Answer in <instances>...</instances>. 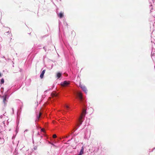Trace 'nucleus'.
I'll list each match as a JSON object with an SVG mask.
<instances>
[{
    "label": "nucleus",
    "mask_w": 155,
    "mask_h": 155,
    "mask_svg": "<svg viewBox=\"0 0 155 155\" xmlns=\"http://www.w3.org/2000/svg\"><path fill=\"white\" fill-rule=\"evenodd\" d=\"M2 31H7V32L4 33L5 37H11L12 36V34L11 33L10 28L8 27H3L2 29Z\"/></svg>",
    "instance_id": "f257e3e1"
},
{
    "label": "nucleus",
    "mask_w": 155,
    "mask_h": 155,
    "mask_svg": "<svg viewBox=\"0 0 155 155\" xmlns=\"http://www.w3.org/2000/svg\"><path fill=\"white\" fill-rule=\"evenodd\" d=\"M69 84L70 82L69 81H64L61 83V85L63 87H66Z\"/></svg>",
    "instance_id": "f03ea898"
},
{
    "label": "nucleus",
    "mask_w": 155,
    "mask_h": 155,
    "mask_svg": "<svg viewBox=\"0 0 155 155\" xmlns=\"http://www.w3.org/2000/svg\"><path fill=\"white\" fill-rule=\"evenodd\" d=\"M77 94L79 97V100L80 101H82L83 99V97L82 93L80 92H77Z\"/></svg>",
    "instance_id": "7ed1b4c3"
},
{
    "label": "nucleus",
    "mask_w": 155,
    "mask_h": 155,
    "mask_svg": "<svg viewBox=\"0 0 155 155\" xmlns=\"http://www.w3.org/2000/svg\"><path fill=\"white\" fill-rule=\"evenodd\" d=\"M51 96L52 98L54 99L55 98H56L58 97V94L56 92L53 91L51 94Z\"/></svg>",
    "instance_id": "20e7f679"
},
{
    "label": "nucleus",
    "mask_w": 155,
    "mask_h": 155,
    "mask_svg": "<svg viewBox=\"0 0 155 155\" xmlns=\"http://www.w3.org/2000/svg\"><path fill=\"white\" fill-rule=\"evenodd\" d=\"M42 113L40 112H36V117L37 120H38L41 115Z\"/></svg>",
    "instance_id": "39448f33"
},
{
    "label": "nucleus",
    "mask_w": 155,
    "mask_h": 155,
    "mask_svg": "<svg viewBox=\"0 0 155 155\" xmlns=\"http://www.w3.org/2000/svg\"><path fill=\"white\" fill-rule=\"evenodd\" d=\"M45 70H44L42 71V72L40 75V77L42 79L43 78L45 72Z\"/></svg>",
    "instance_id": "423d86ee"
},
{
    "label": "nucleus",
    "mask_w": 155,
    "mask_h": 155,
    "mask_svg": "<svg viewBox=\"0 0 155 155\" xmlns=\"http://www.w3.org/2000/svg\"><path fill=\"white\" fill-rule=\"evenodd\" d=\"M84 148L83 146L81 147V149L80 150L79 154L78 155H82L84 153Z\"/></svg>",
    "instance_id": "0eeeda50"
},
{
    "label": "nucleus",
    "mask_w": 155,
    "mask_h": 155,
    "mask_svg": "<svg viewBox=\"0 0 155 155\" xmlns=\"http://www.w3.org/2000/svg\"><path fill=\"white\" fill-rule=\"evenodd\" d=\"M86 110L84 109H83L82 111V113L81 116H82V117H84L85 116L86 114Z\"/></svg>",
    "instance_id": "6e6552de"
},
{
    "label": "nucleus",
    "mask_w": 155,
    "mask_h": 155,
    "mask_svg": "<svg viewBox=\"0 0 155 155\" xmlns=\"http://www.w3.org/2000/svg\"><path fill=\"white\" fill-rule=\"evenodd\" d=\"M80 87H81L82 89V90L84 91L85 92H86V93H87L86 91H87V90L86 88L85 87H84V86H82V85H81L80 86Z\"/></svg>",
    "instance_id": "1a4fd4ad"
},
{
    "label": "nucleus",
    "mask_w": 155,
    "mask_h": 155,
    "mask_svg": "<svg viewBox=\"0 0 155 155\" xmlns=\"http://www.w3.org/2000/svg\"><path fill=\"white\" fill-rule=\"evenodd\" d=\"M58 16L60 18H61L63 17V13L61 12L58 14Z\"/></svg>",
    "instance_id": "9d476101"
},
{
    "label": "nucleus",
    "mask_w": 155,
    "mask_h": 155,
    "mask_svg": "<svg viewBox=\"0 0 155 155\" xmlns=\"http://www.w3.org/2000/svg\"><path fill=\"white\" fill-rule=\"evenodd\" d=\"M3 102L5 105L6 104V96H5L3 97Z\"/></svg>",
    "instance_id": "9b49d317"
},
{
    "label": "nucleus",
    "mask_w": 155,
    "mask_h": 155,
    "mask_svg": "<svg viewBox=\"0 0 155 155\" xmlns=\"http://www.w3.org/2000/svg\"><path fill=\"white\" fill-rule=\"evenodd\" d=\"M82 118V116H80L79 119V121L80 124H81L83 122V121L81 120Z\"/></svg>",
    "instance_id": "f8f14e48"
},
{
    "label": "nucleus",
    "mask_w": 155,
    "mask_h": 155,
    "mask_svg": "<svg viewBox=\"0 0 155 155\" xmlns=\"http://www.w3.org/2000/svg\"><path fill=\"white\" fill-rule=\"evenodd\" d=\"M61 76V74L60 73H58L57 74V77L58 78H60Z\"/></svg>",
    "instance_id": "ddd939ff"
},
{
    "label": "nucleus",
    "mask_w": 155,
    "mask_h": 155,
    "mask_svg": "<svg viewBox=\"0 0 155 155\" xmlns=\"http://www.w3.org/2000/svg\"><path fill=\"white\" fill-rule=\"evenodd\" d=\"M4 82V80L3 78H2L1 81V84H3Z\"/></svg>",
    "instance_id": "4468645a"
},
{
    "label": "nucleus",
    "mask_w": 155,
    "mask_h": 155,
    "mask_svg": "<svg viewBox=\"0 0 155 155\" xmlns=\"http://www.w3.org/2000/svg\"><path fill=\"white\" fill-rule=\"evenodd\" d=\"M57 137V136L56 134H54L53 135V137L54 138H56Z\"/></svg>",
    "instance_id": "2eb2a0df"
},
{
    "label": "nucleus",
    "mask_w": 155,
    "mask_h": 155,
    "mask_svg": "<svg viewBox=\"0 0 155 155\" xmlns=\"http://www.w3.org/2000/svg\"><path fill=\"white\" fill-rule=\"evenodd\" d=\"M41 130L42 132H45V130L44 128H42L41 129Z\"/></svg>",
    "instance_id": "dca6fc26"
},
{
    "label": "nucleus",
    "mask_w": 155,
    "mask_h": 155,
    "mask_svg": "<svg viewBox=\"0 0 155 155\" xmlns=\"http://www.w3.org/2000/svg\"><path fill=\"white\" fill-rule=\"evenodd\" d=\"M66 107L67 108V109H68L69 108V107L67 105H66Z\"/></svg>",
    "instance_id": "f3484780"
},
{
    "label": "nucleus",
    "mask_w": 155,
    "mask_h": 155,
    "mask_svg": "<svg viewBox=\"0 0 155 155\" xmlns=\"http://www.w3.org/2000/svg\"><path fill=\"white\" fill-rule=\"evenodd\" d=\"M36 103V106H38V102H37V103Z\"/></svg>",
    "instance_id": "a211bd4d"
},
{
    "label": "nucleus",
    "mask_w": 155,
    "mask_h": 155,
    "mask_svg": "<svg viewBox=\"0 0 155 155\" xmlns=\"http://www.w3.org/2000/svg\"><path fill=\"white\" fill-rule=\"evenodd\" d=\"M3 32H7V31H2Z\"/></svg>",
    "instance_id": "6ab92c4d"
},
{
    "label": "nucleus",
    "mask_w": 155,
    "mask_h": 155,
    "mask_svg": "<svg viewBox=\"0 0 155 155\" xmlns=\"http://www.w3.org/2000/svg\"><path fill=\"white\" fill-rule=\"evenodd\" d=\"M69 135H68V136H66L65 137V138H67L68 137H69Z\"/></svg>",
    "instance_id": "aec40b11"
},
{
    "label": "nucleus",
    "mask_w": 155,
    "mask_h": 155,
    "mask_svg": "<svg viewBox=\"0 0 155 155\" xmlns=\"http://www.w3.org/2000/svg\"><path fill=\"white\" fill-rule=\"evenodd\" d=\"M2 74L0 73V77H1L2 76Z\"/></svg>",
    "instance_id": "412c9836"
},
{
    "label": "nucleus",
    "mask_w": 155,
    "mask_h": 155,
    "mask_svg": "<svg viewBox=\"0 0 155 155\" xmlns=\"http://www.w3.org/2000/svg\"><path fill=\"white\" fill-rule=\"evenodd\" d=\"M51 144L53 145L54 144H53L51 143Z\"/></svg>",
    "instance_id": "4be33fe9"
}]
</instances>
